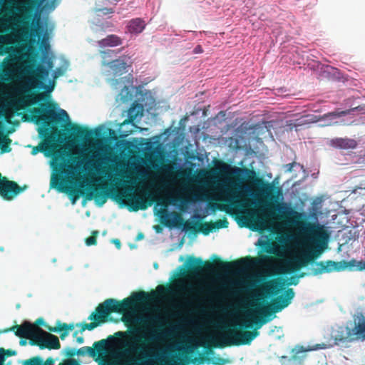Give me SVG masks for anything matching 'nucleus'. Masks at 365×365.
Here are the masks:
<instances>
[{"label": "nucleus", "instance_id": "obj_53", "mask_svg": "<svg viewBox=\"0 0 365 365\" xmlns=\"http://www.w3.org/2000/svg\"><path fill=\"white\" fill-rule=\"evenodd\" d=\"M41 46H43L46 49L49 48V44L44 38L41 41Z\"/></svg>", "mask_w": 365, "mask_h": 365}, {"label": "nucleus", "instance_id": "obj_15", "mask_svg": "<svg viewBox=\"0 0 365 365\" xmlns=\"http://www.w3.org/2000/svg\"><path fill=\"white\" fill-rule=\"evenodd\" d=\"M316 258L312 252H307L296 256L286 262L284 272L291 273L299 270L302 267H306L309 262H313Z\"/></svg>", "mask_w": 365, "mask_h": 365}, {"label": "nucleus", "instance_id": "obj_43", "mask_svg": "<svg viewBox=\"0 0 365 365\" xmlns=\"http://www.w3.org/2000/svg\"><path fill=\"white\" fill-rule=\"evenodd\" d=\"M34 325L38 327L39 325H43L46 328V327H49L48 325L46 324L45 322H44V320L42 318H38L36 319L35 324H34Z\"/></svg>", "mask_w": 365, "mask_h": 365}, {"label": "nucleus", "instance_id": "obj_42", "mask_svg": "<svg viewBox=\"0 0 365 365\" xmlns=\"http://www.w3.org/2000/svg\"><path fill=\"white\" fill-rule=\"evenodd\" d=\"M66 354L68 357H73L77 354V353L74 349L68 348L66 349Z\"/></svg>", "mask_w": 365, "mask_h": 365}, {"label": "nucleus", "instance_id": "obj_51", "mask_svg": "<svg viewBox=\"0 0 365 365\" xmlns=\"http://www.w3.org/2000/svg\"><path fill=\"white\" fill-rule=\"evenodd\" d=\"M230 169V165L222 163V171L227 172Z\"/></svg>", "mask_w": 365, "mask_h": 365}, {"label": "nucleus", "instance_id": "obj_35", "mask_svg": "<svg viewBox=\"0 0 365 365\" xmlns=\"http://www.w3.org/2000/svg\"><path fill=\"white\" fill-rule=\"evenodd\" d=\"M212 364L213 365H225L230 362L227 359H224L220 356L214 357L212 359Z\"/></svg>", "mask_w": 365, "mask_h": 365}, {"label": "nucleus", "instance_id": "obj_33", "mask_svg": "<svg viewBox=\"0 0 365 365\" xmlns=\"http://www.w3.org/2000/svg\"><path fill=\"white\" fill-rule=\"evenodd\" d=\"M62 182L61 177L56 176L52 178L51 184L52 187L57 188L59 191H63V188L61 187Z\"/></svg>", "mask_w": 365, "mask_h": 365}, {"label": "nucleus", "instance_id": "obj_40", "mask_svg": "<svg viewBox=\"0 0 365 365\" xmlns=\"http://www.w3.org/2000/svg\"><path fill=\"white\" fill-rule=\"evenodd\" d=\"M43 59H45L44 62L46 64V68H48V69L51 71L53 67V60L51 58H47L46 56H45Z\"/></svg>", "mask_w": 365, "mask_h": 365}, {"label": "nucleus", "instance_id": "obj_62", "mask_svg": "<svg viewBox=\"0 0 365 365\" xmlns=\"http://www.w3.org/2000/svg\"><path fill=\"white\" fill-rule=\"evenodd\" d=\"M217 209L220 210H225V207H223L222 206H218Z\"/></svg>", "mask_w": 365, "mask_h": 365}, {"label": "nucleus", "instance_id": "obj_16", "mask_svg": "<svg viewBox=\"0 0 365 365\" xmlns=\"http://www.w3.org/2000/svg\"><path fill=\"white\" fill-rule=\"evenodd\" d=\"M243 189V186L238 183H233L232 186H226L223 189L224 197L222 201L227 202L231 206H242L240 197V190Z\"/></svg>", "mask_w": 365, "mask_h": 365}, {"label": "nucleus", "instance_id": "obj_21", "mask_svg": "<svg viewBox=\"0 0 365 365\" xmlns=\"http://www.w3.org/2000/svg\"><path fill=\"white\" fill-rule=\"evenodd\" d=\"M329 145L341 150L355 149L358 145V142L354 138H334L330 140Z\"/></svg>", "mask_w": 365, "mask_h": 365}, {"label": "nucleus", "instance_id": "obj_56", "mask_svg": "<svg viewBox=\"0 0 365 365\" xmlns=\"http://www.w3.org/2000/svg\"><path fill=\"white\" fill-rule=\"evenodd\" d=\"M4 352H5L4 349H0V361L4 360Z\"/></svg>", "mask_w": 365, "mask_h": 365}, {"label": "nucleus", "instance_id": "obj_23", "mask_svg": "<svg viewBox=\"0 0 365 365\" xmlns=\"http://www.w3.org/2000/svg\"><path fill=\"white\" fill-rule=\"evenodd\" d=\"M75 325L71 324L62 323L60 321L56 322V327H46V329L51 332L60 333V338L64 340L69 334V331L73 330Z\"/></svg>", "mask_w": 365, "mask_h": 365}, {"label": "nucleus", "instance_id": "obj_5", "mask_svg": "<svg viewBox=\"0 0 365 365\" xmlns=\"http://www.w3.org/2000/svg\"><path fill=\"white\" fill-rule=\"evenodd\" d=\"M44 108H35L32 110V118L37 124L41 123L44 128L38 129L39 135L43 140L37 146L33 148L32 155L38 153H43L46 156H53L56 160H58L62 155L60 150H56V135L52 131L56 133L57 128L51 125L58 124L63 118L68 119V115L65 110L61 109L57 113L53 108H51V104L43 106Z\"/></svg>", "mask_w": 365, "mask_h": 365}, {"label": "nucleus", "instance_id": "obj_55", "mask_svg": "<svg viewBox=\"0 0 365 365\" xmlns=\"http://www.w3.org/2000/svg\"><path fill=\"white\" fill-rule=\"evenodd\" d=\"M76 341L78 344H83L84 341V339L83 336L76 337Z\"/></svg>", "mask_w": 365, "mask_h": 365}, {"label": "nucleus", "instance_id": "obj_41", "mask_svg": "<svg viewBox=\"0 0 365 365\" xmlns=\"http://www.w3.org/2000/svg\"><path fill=\"white\" fill-rule=\"evenodd\" d=\"M335 119L336 118H334V119L327 118L325 120H322L323 121H324V123H323L322 125V126H331V125H336L338 123L334 122V120H335Z\"/></svg>", "mask_w": 365, "mask_h": 365}, {"label": "nucleus", "instance_id": "obj_36", "mask_svg": "<svg viewBox=\"0 0 365 365\" xmlns=\"http://www.w3.org/2000/svg\"><path fill=\"white\" fill-rule=\"evenodd\" d=\"M86 165H89L91 168L98 170V167L102 164V161H100V158L98 160H90L86 162Z\"/></svg>", "mask_w": 365, "mask_h": 365}, {"label": "nucleus", "instance_id": "obj_8", "mask_svg": "<svg viewBox=\"0 0 365 365\" xmlns=\"http://www.w3.org/2000/svg\"><path fill=\"white\" fill-rule=\"evenodd\" d=\"M138 331H130L128 335L130 344H129L130 351L138 354L140 357L129 360V365H148V361L153 357H157L156 355L150 354V345L157 339V336L152 334L149 336L145 334H137Z\"/></svg>", "mask_w": 365, "mask_h": 365}, {"label": "nucleus", "instance_id": "obj_3", "mask_svg": "<svg viewBox=\"0 0 365 365\" xmlns=\"http://www.w3.org/2000/svg\"><path fill=\"white\" fill-rule=\"evenodd\" d=\"M172 293L173 289L170 287L159 285L155 292L148 293L140 291L121 301L112 298L107 299L103 303L99 304L95 312L88 317V319L93 322L82 324L81 331H84L86 329L89 331L94 329L99 324L106 322L111 313L124 314L133 311L138 305L155 301L158 298L165 297Z\"/></svg>", "mask_w": 365, "mask_h": 365}, {"label": "nucleus", "instance_id": "obj_54", "mask_svg": "<svg viewBox=\"0 0 365 365\" xmlns=\"http://www.w3.org/2000/svg\"><path fill=\"white\" fill-rule=\"evenodd\" d=\"M113 243L115 245V246H116L118 249H120V245H121V244H120V240H119L118 239H115V240H113Z\"/></svg>", "mask_w": 365, "mask_h": 365}, {"label": "nucleus", "instance_id": "obj_12", "mask_svg": "<svg viewBox=\"0 0 365 365\" xmlns=\"http://www.w3.org/2000/svg\"><path fill=\"white\" fill-rule=\"evenodd\" d=\"M349 265V262L344 260L341 262H334L331 260L321 261L315 263V267L312 269V274L316 276L333 271L339 272L347 268Z\"/></svg>", "mask_w": 365, "mask_h": 365}, {"label": "nucleus", "instance_id": "obj_63", "mask_svg": "<svg viewBox=\"0 0 365 365\" xmlns=\"http://www.w3.org/2000/svg\"><path fill=\"white\" fill-rule=\"evenodd\" d=\"M77 334H78V331H76L73 333V337H77Z\"/></svg>", "mask_w": 365, "mask_h": 365}, {"label": "nucleus", "instance_id": "obj_6", "mask_svg": "<svg viewBox=\"0 0 365 365\" xmlns=\"http://www.w3.org/2000/svg\"><path fill=\"white\" fill-rule=\"evenodd\" d=\"M272 210H277L280 212L279 219L286 220L293 223L299 220L300 215L299 212L291 207H287L286 204L277 203L276 205L272 203H265L257 210H252L247 212L248 219L253 222L254 227L252 230H263L266 225L272 221L274 216Z\"/></svg>", "mask_w": 365, "mask_h": 365}, {"label": "nucleus", "instance_id": "obj_27", "mask_svg": "<svg viewBox=\"0 0 365 365\" xmlns=\"http://www.w3.org/2000/svg\"><path fill=\"white\" fill-rule=\"evenodd\" d=\"M114 76H120L127 72L126 63L120 59H115L108 63Z\"/></svg>", "mask_w": 365, "mask_h": 365}, {"label": "nucleus", "instance_id": "obj_29", "mask_svg": "<svg viewBox=\"0 0 365 365\" xmlns=\"http://www.w3.org/2000/svg\"><path fill=\"white\" fill-rule=\"evenodd\" d=\"M11 141L7 134H4L0 130V148L1 153H9L11 150L10 147Z\"/></svg>", "mask_w": 365, "mask_h": 365}, {"label": "nucleus", "instance_id": "obj_13", "mask_svg": "<svg viewBox=\"0 0 365 365\" xmlns=\"http://www.w3.org/2000/svg\"><path fill=\"white\" fill-rule=\"evenodd\" d=\"M304 232L309 238L316 243H326L329 235L324 226L316 222H307L304 227Z\"/></svg>", "mask_w": 365, "mask_h": 365}, {"label": "nucleus", "instance_id": "obj_31", "mask_svg": "<svg viewBox=\"0 0 365 365\" xmlns=\"http://www.w3.org/2000/svg\"><path fill=\"white\" fill-rule=\"evenodd\" d=\"M7 43H9L8 36L4 35L0 36V56H3L9 52L10 48L5 46V44Z\"/></svg>", "mask_w": 365, "mask_h": 365}, {"label": "nucleus", "instance_id": "obj_9", "mask_svg": "<svg viewBox=\"0 0 365 365\" xmlns=\"http://www.w3.org/2000/svg\"><path fill=\"white\" fill-rule=\"evenodd\" d=\"M232 176L239 180H244L245 178L241 177L244 176L246 179L253 183L256 187L259 188L262 193L267 196H270L272 200L277 199V195L280 192L279 187H274V185L268 182H265L262 178L257 177L255 170L247 168H234L230 173Z\"/></svg>", "mask_w": 365, "mask_h": 365}, {"label": "nucleus", "instance_id": "obj_49", "mask_svg": "<svg viewBox=\"0 0 365 365\" xmlns=\"http://www.w3.org/2000/svg\"><path fill=\"white\" fill-rule=\"evenodd\" d=\"M103 14H112L114 12L113 9H107V8H104L103 9H101Z\"/></svg>", "mask_w": 365, "mask_h": 365}, {"label": "nucleus", "instance_id": "obj_19", "mask_svg": "<svg viewBox=\"0 0 365 365\" xmlns=\"http://www.w3.org/2000/svg\"><path fill=\"white\" fill-rule=\"evenodd\" d=\"M107 345V341L106 339H101L100 341L94 342L93 347L83 346L78 349L76 351L77 354L84 356L88 354L92 357H95L97 354H102L105 352L106 347Z\"/></svg>", "mask_w": 365, "mask_h": 365}, {"label": "nucleus", "instance_id": "obj_48", "mask_svg": "<svg viewBox=\"0 0 365 365\" xmlns=\"http://www.w3.org/2000/svg\"><path fill=\"white\" fill-rule=\"evenodd\" d=\"M299 282L298 278L295 277H292L290 282L288 283V284H293L297 285Z\"/></svg>", "mask_w": 365, "mask_h": 365}, {"label": "nucleus", "instance_id": "obj_60", "mask_svg": "<svg viewBox=\"0 0 365 365\" xmlns=\"http://www.w3.org/2000/svg\"><path fill=\"white\" fill-rule=\"evenodd\" d=\"M117 335H119V336H123L124 334H125V333L122 332V331H119L118 333H116Z\"/></svg>", "mask_w": 365, "mask_h": 365}, {"label": "nucleus", "instance_id": "obj_17", "mask_svg": "<svg viewBox=\"0 0 365 365\" xmlns=\"http://www.w3.org/2000/svg\"><path fill=\"white\" fill-rule=\"evenodd\" d=\"M283 284L279 279H273L264 282L260 287L262 294H258L257 300L278 295L282 289Z\"/></svg>", "mask_w": 365, "mask_h": 365}, {"label": "nucleus", "instance_id": "obj_50", "mask_svg": "<svg viewBox=\"0 0 365 365\" xmlns=\"http://www.w3.org/2000/svg\"><path fill=\"white\" fill-rule=\"evenodd\" d=\"M61 74H62V71H61V68H57L53 73V78H56Z\"/></svg>", "mask_w": 365, "mask_h": 365}, {"label": "nucleus", "instance_id": "obj_10", "mask_svg": "<svg viewBox=\"0 0 365 365\" xmlns=\"http://www.w3.org/2000/svg\"><path fill=\"white\" fill-rule=\"evenodd\" d=\"M355 111H360L365 113V106H359L349 110L342 111H334L324 114L323 115H304L296 120H290L287 122V125L290 130L295 129L296 131L299 130V127L308 125L310 123L320 121V120H325L327 118L334 119L351 114Z\"/></svg>", "mask_w": 365, "mask_h": 365}, {"label": "nucleus", "instance_id": "obj_2", "mask_svg": "<svg viewBox=\"0 0 365 365\" xmlns=\"http://www.w3.org/2000/svg\"><path fill=\"white\" fill-rule=\"evenodd\" d=\"M14 58H5L0 64V80L3 82L20 81L22 83L14 89V95L8 102L12 113H18L41 99L43 93L31 92L43 86V81L48 76L50 71L42 63L36 66L28 62L13 66Z\"/></svg>", "mask_w": 365, "mask_h": 365}, {"label": "nucleus", "instance_id": "obj_64", "mask_svg": "<svg viewBox=\"0 0 365 365\" xmlns=\"http://www.w3.org/2000/svg\"><path fill=\"white\" fill-rule=\"evenodd\" d=\"M304 275H305V273H301L299 274V277H304Z\"/></svg>", "mask_w": 365, "mask_h": 365}, {"label": "nucleus", "instance_id": "obj_59", "mask_svg": "<svg viewBox=\"0 0 365 365\" xmlns=\"http://www.w3.org/2000/svg\"><path fill=\"white\" fill-rule=\"evenodd\" d=\"M13 354L12 351L11 350H6V355L7 356H11Z\"/></svg>", "mask_w": 365, "mask_h": 365}, {"label": "nucleus", "instance_id": "obj_11", "mask_svg": "<svg viewBox=\"0 0 365 365\" xmlns=\"http://www.w3.org/2000/svg\"><path fill=\"white\" fill-rule=\"evenodd\" d=\"M31 345L37 346L41 349H58L61 348V344L58 338L52 334L48 333L39 329L37 336L31 339Z\"/></svg>", "mask_w": 365, "mask_h": 365}, {"label": "nucleus", "instance_id": "obj_46", "mask_svg": "<svg viewBox=\"0 0 365 365\" xmlns=\"http://www.w3.org/2000/svg\"><path fill=\"white\" fill-rule=\"evenodd\" d=\"M54 363V359L52 358H48L45 361H42V365H52Z\"/></svg>", "mask_w": 365, "mask_h": 365}, {"label": "nucleus", "instance_id": "obj_44", "mask_svg": "<svg viewBox=\"0 0 365 365\" xmlns=\"http://www.w3.org/2000/svg\"><path fill=\"white\" fill-rule=\"evenodd\" d=\"M182 289L187 291L188 292H194L195 289L192 285H187L182 287Z\"/></svg>", "mask_w": 365, "mask_h": 365}, {"label": "nucleus", "instance_id": "obj_7", "mask_svg": "<svg viewBox=\"0 0 365 365\" xmlns=\"http://www.w3.org/2000/svg\"><path fill=\"white\" fill-rule=\"evenodd\" d=\"M259 262V259L247 257L235 262H225L217 257L215 262L203 261L200 257L190 256L187 258V273L190 276H197L202 272H213L215 270L224 272H230L240 264H256Z\"/></svg>", "mask_w": 365, "mask_h": 365}, {"label": "nucleus", "instance_id": "obj_25", "mask_svg": "<svg viewBox=\"0 0 365 365\" xmlns=\"http://www.w3.org/2000/svg\"><path fill=\"white\" fill-rule=\"evenodd\" d=\"M312 350V349H305L302 346H297L292 349V355L290 360L297 364H302L307 356V351Z\"/></svg>", "mask_w": 365, "mask_h": 365}, {"label": "nucleus", "instance_id": "obj_58", "mask_svg": "<svg viewBox=\"0 0 365 365\" xmlns=\"http://www.w3.org/2000/svg\"><path fill=\"white\" fill-rule=\"evenodd\" d=\"M143 237H144V235H143V233H141V232H140V233H139V234L138 235V236H137V238H136V239H137L138 240H139L143 239Z\"/></svg>", "mask_w": 365, "mask_h": 365}, {"label": "nucleus", "instance_id": "obj_45", "mask_svg": "<svg viewBox=\"0 0 365 365\" xmlns=\"http://www.w3.org/2000/svg\"><path fill=\"white\" fill-rule=\"evenodd\" d=\"M296 165V163H288V164H286L284 165V168H286V171L287 172H291L293 169V167Z\"/></svg>", "mask_w": 365, "mask_h": 365}, {"label": "nucleus", "instance_id": "obj_32", "mask_svg": "<svg viewBox=\"0 0 365 365\" xmlns=\"http://www.w3.org/2000/svg\"><path fill=\"white\" fill-rule=\"evenodd\" d=\"M99 232L98 230H94L92 232V235L87 237L85 240L86 245L87 246L95 245L97 243L96 237L98 235Z\"/></svg>", "mask_w": 365, "mask_h": 365}, {"label": "nucleus", "instance_id": "obj_57", "mask_svg": "<svg viewBox=\"0 0 365 365\" xmlns=\"http://www.w3.org/2000/svg\"><path fill=\"white\" fill-rule=\"evenodd\" d=\"M205 359L204 357L200 356L199 359L195 358V359H194V361H198L200 363H203V361H205Z\"/></svg>", "mask_w": 365, "mask_h": 365}, {"label": "nucleus", "instance_id": "obj_14", "mask_svg": "<svg viewBox=\"0 0 365 365\" xmlns=\"http://www.w3.org/2000/svg\"><path fill=\"white\" fill-rule=\"evenodd\" d=\"M39 329V327L29 322H24L21 325H15L6 329L4 332L13 331L17 336L29 339V344H31V339L37 336Z\"/></svg>", "mask_w": 365, "mask_h": 365}, {"label": "nucleus", "instance_id": "obj_37", "mask_svg": "<svg viewBox=\"0 0 365 365\" xmlns=\"http://www.w3.org/2000/svg\"><path fill=\"white\" fill-rule=\"evenodd\" d=\"M37 25H38V23H37ZM43 32V29L42 27L38 26L37 28L31 29V36H37L38 38V40H40L42 36Z\"/></svg>", "mask_w": 365, "mask_h": 365}, {"label": "nucleus", "instance_id": "obj_26", "mask_svg": "<svg viewBox=\"0 0 365 365\" xmlns=\"http://www.w3.org/2000/svg\"><path fill=\"white\" fill-rule=\"evenodd\" d=\"M122 43V38L115 34L108 35L106 38L98 41V45L101 48L115 47L120 46Z\"/></svg>", "mask_w": 365, "mask_h": 365}, {"label": "nucleus", "instance_id": "obj_52", "mask_svg": "<svg viewBox=\"0 0 365 365\" xmlns=\"http://www.w3.org/2000/svg\"><path fill=\"white\" fill-rule=\"evenodd\" d=\"M63 365H80L77 361L74 360H71L64 364Z\"/></svg>", "mask_w": 365, "mask_h": 365}, {"label": "nucleus", "instance_id": "obj_28", "mask_svg": "<svg viewBox=\"0 0 365 365\" xmlns=\"http://www.w3.org/2000/svg\"><path fill=\"white\" fill-rule=\"evenodd\" d=\"M145 24L141 19L131 20L128 25V30L131 34H138L145 29Z\"/></svg>", "mask_w": 365, "mask_h": 365}, {"label": "nucleus", "instance_id": "obj_47", "mask_svg": "<svg viewBox=\"0 0 365 365\" xmlns=\"http://www.w3.org/2000/svg\"><path fill=\"white\" fill-rule=\"evenodd\" d=\"M195 53H202L203 52V49L200 45H197L193 50Z\"/></svg>", "mask_w": 365, "mask_h": 365}, {"label": "nucleus", "instance_id": "obj_38", "mask_svg": "<svg viewBox=\"0 0 365 365\" xmlns=\"http://www.w3.org/2000/svg\"><path fill=\"white\" fill-rule=\"evenodd\" d=\"M227 225H228V222L227 221L226 219L222 220H219L215 222V227H217V228L227 227Z\"/></svg>", "mask_w": 365, "mask_h": 365}, {"label": "nucleus", "instance_id": "obj_39", "mask_svg": "<svg viewBox=\"0 0 365 365\" xmlns=\"http://www.w3.org/2000/svg\"><path fill=\"white\" fill-rule=\"evenodd\" d=\"M40 88H43L46 93H51L54 89V81H53L52 83H50L49 85H44L43 83V86Z\"/></svg>", "mask_w": 365, "mask_h": 365}, {"label": "nucleus", "instance_id": "obj_4", "mask_svg": "<svg viewBox=\"0 0 365 365\" xmlns=\"http://www.w3.org/2000/svg\"><path fill=\"white\" fill-rule=\"evenodd\" d=\"M128 190L130 192L124 194L120 192L115 187L108 188L106 184H98L91 185L89 191L86 193L80 190L73 189L70 191L69 195L73 204H75L80 195H85L88 200L94 199L98 206L103 205L110 197L119 199L125 197L133 211L146 210L156 201L154 195L146 190L140 188L136 192H132V187L128 188Z\"/></svg>", "mask_w": 365, "mask_h": 365}, {"label": "nucleus", "instance_id": "obj_24", "mask_svg": "<svg viewBox=\"0 0 365 365\" xmlns=\"http://www.w3.org/2000/svg\"><path fill=\"white\" fill-rule=\"evenodd\" d=\"M200 225V229H198L197 227V223L186 222L184 225V229L191 232H197L201 231L202 234L207 235L210 232H212L214 228H215V226L213 224L207 222L202 223Z\"/></svg>", "mask_w": 365, "mask_h": 365}, {"label": "nucleus", "instance_id": "obj_30", "mask_svg": "<svg viewBox=\"0 0 365 365\" xmlns=\"http://www.w3.org/2000/svg\"><path fill=\"white\" fill-rule=\"evenodd\" d=\"M356 339H365V321L356 324L354 327Z\"/></svg>", "mask_w": 365, "mask_h": 365}, {"label": "nucleus", "instance_id": "obj_22", "mask_svg": "<svg viewBox=\"0 0 365 365\" xmlns=\"http://www.w3.org/2000/svg\"><path fill=\"white\" fill-rule=\"evenodd\" d=\"M140 114L142 115V111L139 108L138 110H136L135 107H131L129 108L128 112V118L125 119L120 125V129L125 135L130 134L132 133V130H124V127L129 124L134 127V121Z\"/></svg>", "mask_w": 365, "mask_h": 365}, {"label": "nucleus", "instance_id": "obj_20", "mask_svg": "<svg viewBox=\"0 0 365 365\" xmlns=\"http://www.w3.org/2000/svg\"><path fill=\"white\" fill-rule=\"evenodd\" d=\"M334 338L336 341L351 342L356 340L354 329L348 326H340L336 331Z\"/></svg>", "mask_w": 365, "mask_h": 365}, {"label": "nucleus", "instance_id": "obj_1", "mask_svg": "<svg viewBox=\"0 0 365 365\" xmlns=\"http://www.w3.org/2000/svg\"><path fill=\"white\" fill-rule=\"evenodd\" d=\"M294 297L293 289L287 288L283 294L273 299L272 309L269 307H264L262 302H257L255 304L257 309L252 313L247 314L243 322L223 326L222 329L225 332L217 339L205 338V341L200 344V346L204 347L207 354H212V348L250 344L259 335L257 329L268 322L266 317L287 307Z\"/></svg>", "mask_w": 365, "mask_h": 365}, {"label": "nucleus", "instance_id": "obj_34", "mask_svg": "<svg viewBox=\"0 0 365 365\" xmlns=\"http://www.w3.org/2000/svg\"><path fill=\"white\" fill-rule=\"evenodd\" d=\"M24 365H42V359L39 356L33 357L26 361Z\"/></svg>", "mask_w": 365, "mask_h": 365}, {"label": "nucleus", "instance_id": "obj_18", "mask_svg": "<svg viewBox=\"0 0 365 365\" xmlns=\"http://www.w3.org/2000/svg\"><path fill=\"white\" fill-rule=\"evenodd\" d=\"M71 133L76 139L84 140H91L96 136H100L101 133L98 129H90L87 127H83L78 125H72Z\"/></svg>", "mask_w": 365, "mask_h": 365}, {"label": "nucleus", "instance_id": "obj_61", "mask_svg": "<svg viewBox=\"0 0 365 365\" xmlns=\"http://www.w3.org/2000/svg\"><path fill=\"white\" fill-rule=\"evenodd\" d=\"M155 230H156L157 232H159L161 230V228H160V226L158 225V226L155 227Z\"/></svg>", "mask_w": 365, "mask_h": 365}]
</instances>
